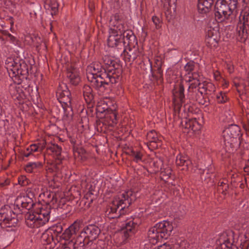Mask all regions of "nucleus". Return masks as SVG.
<instances>
[{"label":"nucleus","instance_id":"nucleus-1","mask_svg":"<svg viewBox=\"0 0 249 249\" xmlns=\"http://www.w3.org/2000/svg\"><path fill=\"white\" fill-rule=\"evenodd\" d=\"M86 71L88 80L92 86L102 92L109 91L119 80L118 74L111 70L107 71L99 62H94L88 66Z\"/></svg>","mask_w":249,"mask_h":249},{"label":"nucleus","instance_id":"nucleus-2","mask_svg":"<svg viewBox=\"0 0 249 249\" xmlns=\"http://www.w3.org/2000/svg\"><path fill=\"white\" fill-rule=\"evenodd\" d=\"M136 199V195L131 190L120 194L107 207L106 215L110 219L119 218L128 211V207Z\"/></svg>","mask_w":249,"mask_h":249},{"label":"nucleus","instance_id":"nucleus-3","mask_svg":"<svg viewBox=\"0 0 249 249\" xmlns=\"http://www.w3.org/2000/svg\"><path fill=\"white\" fill-rule=\"evenodd\" d=\"M5 68L9 76L13 78L18 77L21 80H27L29 71H31L32 65L29 59L16 57L8 58L5 61Z\"/></svg>","mask_w":249,"mask_h":249},{"label":"nucleus","instance_id":"nucleus-4","mask_svg":"<svg viewBox=\"0 0 249 249\" xmlns=\"http://www.w3.org/2000/svg\"><path fill=\"white\" fill-rule=\"evenodd\" d=\"M223 134L225 151L228 153L233 152L241 143L240 128L237 125L232 124L225 129Z\"/></svg>","mask_w":249,"mask_h":249},{"label":"nucleus","instance_id":"nucleus-5","mask_svg":"<svg viewBox=\"0 0 249 249\" xmlns=\"http://www.w3.org/2000/svg\"><path fill=\"white\" fill-rule=\"evenodd\" d=\"M173 230V227L170 222L163 221L149 229L148 238L150 243L155 244L163 238L167 239L170 235Z\"/></svg>","mask_w":249,"mask_h":249},{"label":"nucleus","instance_id":"nucleus-6","mask_svg":"<svg viewBox=\"0 0 249 249\" xmlns=\"http://www.w3.org/2000/svg\"><path fill=\"white\" fill-rule=\"evenodd\" d=\"M237 0H217L215 5V17L220 21L229 19L237 13Z\"/></svg>","mask_w":249,"mask_h":249},{"label":"nucleus","instance_id":"nucleus-7","mask_svg":"<svg viewBox=\"0 0 249 249\" xmlns=\"http://www.w3.org/2000/svg\"><path fill=\"white\" fill-rule=\"evenodd\" d=\"M100 229L95 225H89L85 227L80 234H78V238L74 240L75 242L80 238H82L81 247L84 249L85 247L90 246L93 241L96 239L100 233Z\"/></svg>","mask_w":249,"mask_h":249},{"label":"nucleus","instance_id":"nucleus-8","mask_svg":"<svg viewBox=\"0 0 249 249\" xmlns=\"http://www.w3.org/2000/svg\"><path fill=\"white\" fill-rule=\"evenodd\" d=\"M18 222L17 214L8 205L0 209V226L2 228L15 227Z\"/></svg>","mask_w":249,"mask_h":249},{"label":"nucleus","instance_id":"nucleus-9","mask_svg":"<svg viewBox=\"0 0 249 249\" xmlns=\"http://www.w3.org/2000/svg\"><path fill=\"white\" fill-rule=\"evenodd\" d=\"M199 76L197 73L194 72L192 74V77H189L190 79L192 78L194 82H192L190 84L188 90L190 93L196 91V88L199 87V90H202V91L204 93V94L211 95L215 91V87L213 83L207 81L200 83L197 79ZM189 81L191 82L192 80L189 79Z\"/></svg>","mask_w":249,"mask_h":249},{"label":"nucleus","instance_id":"nucleus-10","mask_svg":"<svg viewBox=\"0 0 249 249\" xmlns=\"http://www.w3.org/2000/svg\"><path fill=\"white\" fill-rule=\"evenodd\" d=\"M113 27L110 29L109 33L118 34L125 37L126 40L127 41V45L130 46H134L137 44V39L134 35L133 31L127 29L124 24L122 23L113 22L111 25Z\"/></svg>","mask_w":249,"mask_h":249},{"label":"nucleus","instance_id":"nucleus-11","mask_svg":"<svg viewBox=\"0 0 249 249\" xmlns=\"http://www.w3.org/2000/svg\"><path fill=\"white\" fill-rule=\"evenodd\" d=\"M56 97L63 108L65 113L68 109L72 110L71 107V94L67 85L64 83L60 84L56 91Z\"/></svg>","mask_w":249,"mask_h":249},{"label":"nucleus","instance_id":"nucleus-12","mask_svg":"<svg viewBox=\"0 0 249 249\" xmlns=\"http://www.w3.org/2000/svg\"><path fill=\"white\" fill-rule=\"evenodd\" d=\"M238 40L245 42L249 36V13L244 12L240 15V21L236 28Z\"/></svg>","mask_w":249,"mask_h":249},{"label":"nucleus","instance_id":"nucleus-13","mask_svg":"<svg viewBox=\"0 0 249 249\" xmlns=\"http://www.w3.org/2000/svg\"><path fill=\"white\" fill-rule=\"evenodd\" d=\"M12 79L14 84H11L10 86V93L13 99L15 100H17L18 103L20 104L26 98V94L24 91L26 89L22 85V82L24 80H21L18 77L13 78Z\"/></svg>","mask_w":249,"mask_h":249},{"label":"nucleus","instance_id":"nucleus-14","mask_svg":"<svg viewBox=\"0 0 249 249\" xmlns=\"http://www.w3.org/2000/svg\"><path fill=\"white\" fill-rule=\"evenodd\" d=\"M127 42L125 37H124L123 36L109 33L107 39L108 46L110 47L116 48L121 54L126 51L125 46H127Z\"/></svg>","mask_w":249,"mask_h":249},{"label":"nucleus","instance_id":"nucleus-15","mask_svg":"<svg viewBox=\"0 0 249 249\" xmlns=\"http://www.w3.org/2000/svg\"><path fill=\"white\" fill-rule=\"evenodd\" d=\"M140 223L139 217L130 218L126 220L124 228L122 230V236L124 240L135 233Z\"/></svg>","mask_w":249,"mask_h":249},{"label":"nucleus","instance_id":"nucleus-16","mask_svg":"<svg viewBox=\"0 0 249 249\" xmlns=\"http://www.w3.org/2000/svg\"><path fill=\"white\" fill-rule=\"evenodd\" d=\"M79 230V223L74 222L59 236V239L64 240L63 243H67L69 241H74L78 238V235H77V232Z\"/></svg>","mask_w":249,"mask_h":249},{"label":"nucleus","instance_id":"nucleus-17","mask_svg":"<svg viewBox=\"0 0 249 249\" xmlns=\"http://www.w3.org/2000/svg\"><path fill=\"white\" fill-rule=\"evenodd\" d=\"M180 126L184 133H188L191 130L194 132L199 131L201 128V124L196 118L191 119L185 118L182 119Z\"/></svg>","mask_w":249,"mask_h":249},{"label":"nucleus","instance_id":"nucleus-18","mask_svg":"<svg viewBox=\"0 0 249 249\" xmlns=\"http://www.w3.org/2000/svg\"><path fill=\"white\" fill-rule=\"evenodd\" d=\"M27 195V196H18L15 200V203L18 207L21 206L29 210L33 208L36 205L34 203L32 197L30 196V194Z\"/></svg>","mask_w":249,"mask_h":249},{"label":"nucleus","instance_id":"nucleus-19","mask_svg":"<svg viewBox=\"0 0 249 249\" xmlns=\"http://www.w3.org/2000/svg\"><path fill=\"white\" fill-rule=\"evenodd\" d=\"M38 208L39 210L36 213L43 226L49 221L53 209L51 205H46Z\"/></svg>","mask_w":249,"mask_h":249},{"label":"nucleus","instance_id":"nucleus-20","mask_svg":"<svg viewBox=\"0 0 249 249\" xmlns=\"http://www.w3.org/2000/svg\"><path fill=\"white\" fill-rule=\"evenodd\" d=\"M26 225L31 228H37L42 226L36 212L27 213L25 215Z\"/></svg>","mask_w":249,"mask_h":249},{"label":"nucleus","instance_id":"nucleus-21","mask_svg":"<svg viewBox=\"0 0 249 249\" xmlns=\"http://www.w3.org/2000/svg\"><path fill=\"white\" fill-rule=\"evenodd\" d=\"M42 244L45 246L46 249H53L56 245L53 236L49 231L44 232L40 238Z\"/></svg>","mask_w":249,"mask_h":249},{"label":"nucleus","instance_id":"nucleus-22","mask_svg":"<svg viewBox=\"0 0 249 249\" xmlns=\"http://www.w3.org/2000/svg\"><path fill=\"white\" fill-rule=\"evenodd\" d=\"M134 46H129L128 52L124 53V59L125 62H132L140 55V52L138 48Z\"/></svg>","mask_w":249,"mask_h":249},{"label":"nucleus","instance_id":"nucleus-23","mask_svg":"<svg viewBox=\"0 0 249 249\" xmlns=\"http://www.w3.org/2000/svg\"><path fill=\"white\" fill-rule=\"evenodd\" d=\"M67 77L69 79L70 83L74 86L77 85L80 81V78L77 69L72 67L67 69Z\"/></svg>","mask_w":249,"mask_h":249},{"label":"nucleus","instance_id":"nucleus-24","mask_svg":"<svg viewBox=\"0 0 249 249\" xmlns=\"http://www.w3.org/2000/svg\"><path fill=\"white\" fill-rule=\"evenodd\" d=\"M214 0H198V11L201 14H206L211 9Z\"/></svg>","mask_w":249,"mask_h":249},{"label":"nucleus","instance_id":"nucleus-25","mask_svg":"<svg viewBox=\"0 0 249 249\" xmlns=\"http://www.w3.org/2000/svg\"><path fill=\"white\" fill-rule=\"evenodd\" d=\"M39 196L46 202V205L54 204L57 202L56 195L50 191L46 190L40 193Z\"/></svg>","mask_w":249,"mask_h":249},{"label":"nucleus","instance_id":"nucleus-26","mask_svg":"<svg viewBox=\"0 0 249 249\" xmlns=\"http://www.w3.org/2000/svg\"><path fill=\"white\" fill-rule=\"evenodd\" d=\"M146 139L148 142V146H151L153 148H157L160 144L158 134L154 130H152L147 133Z\"/></svg>","mask_w":249,"mask_h":249},{"label":"nucleus","instance_id":"nucleus-27","mask_svg":"<svg viewBox=\"0 0 249 249\" xmlns=\"http://www.w3.org/2000/svg\"><path fill=\"white\" fill-rule=\"evenodd\" d=\"M47 149L48 151H51L53 155L56 157L55 161L56 164H61L63 159V158L61 156V147L57 144H52L51 145L47 147Z\"/></svg>","mask_w":249,"mask_h":249},{"label":"nucleus","instance_id":"nucleus-28","mask_svg":"<svg viewBox=\"0 0 249 249\" xmlns=\"http://www.w3.org/2000/svg\"><path fill=\"white\" fill-rule=\"evenodd\" d=\"M233 239V232L231 230H227L221 233L216 240V244L231 242Z\"/></svg>","mask_w":249,"mask_h":249},{"label":"nucleus","instance_id":"nucleus-29","mask_svg":"<svg viewBox=\"0 0 249 249\" xmlns=\"http://www.w3.org/2000/svg\"><path fill=\"white\" fill-rule=\"evenodd\" d=\"M102 59L104 64L106 66L105 69L107 71L111 70L112 71H114L115 74H117L116 73V70L118 69L119 67V65L118 63L112 60V58L108 55H105L103 57Z\"/></svg>","mask_w":249,"mask_h":249},{"label":"nucleus","instance_id":"nucleus-30","mask_svg":"<svg viewBox=\"0 0 249 249\" xmlns=\"http://www.w3.org/2000/svg\"><path fill=\"white\" fill-rule=\"evenodd\" d=\"M188 91H189L188 90ZM204 93L202 90H199V87L196 88V91L191 92L190 93L188 92V97L194 100H196L199 104H204Z\"/></svg>","mask_w":249,"mask_h":249},{"label":"nucleus","instance_id":"nucleus-31","mask_svg":"<svg viewBox=\"0 0 249 249\" xmlns=\"http://www.w3.org/2000/svg\"><path fill=\"white\" fill-rule=\"evenodd\" d=\"M184 92V88L183 85L180 84L178 90L173 93L175 98L179 99L180 102V104H176V103H175L176 108H180L182 106L183 104L184 103L185 95ZM174 102H175V101H174Z\"/></svg>","mask_w":249,"mask_h":249},{"label":"nucleus","instance_id":"nucleus-32","mask_svg":"<svg viewBox=\"0 0 249 249\" xmlns=\"http://www.w3.org/2000/svg\"><path fill=\"white\" fill-rule=\"evenodd\" d=\"M43 165L41 162H29L25 166L24 169L29 173H36L42 168Z\"/></svg>","mask_w":249,"mask_h":249},{"label":"nucleus","instance_id":"nucleus-33","mask_svg":"<svg viewBox=\"0 0 249 249\" xmlns=\"http://www.w3.org/2000/svg\"><path fill=\"white\" fill-rule=\"evenodd\" d=\"M105 118L109 125L113 126L117 123V114L115 109H110L105 114Z\"/></svg>","mask_w":249,"mask_h":249},{"label":"nucleus","instance_id":"nucleus-34","mask_svg":"<svg viewBox=\"0 0 249 249\" xmlns=\"http://www.w3.org/2000/svg\"><path fill=\"white\" fill-rule=\"evenodd\" d=\"M83 94L87 104H90L94 99V95L91 88L89 85H85L83 88Z\"/></svg>","mask_w":249,"mask_h":249},{"label":"nucleus","instance_id":"nucleus-35","mask_svg":"<svg viewBox=\"0 0 249 249\" xmlns=\"http://www.w3.org/2000/svg\"><path fill=\"white\" fill-rule=\"evenodd\" d=\"M176 163L178 166H185L186 169H188V166L192 164L191 160L187 156L181 155L177 156Z\"/></svg>","mask_w":249,"mask_h":249},{"label":"nucleus","instance_id":"nucleus-36","mask_svg":"<svg viewBox=\"0 0 249 249\" xmlns=\"http://www.w3.org/2000/svg\"><path fill=\"white\" fill-rule=\"evenodd\" d=\"M63 230V226L61 223H57L53 225L49 230V231L54 234V235L57 237L59 238V235L62 233Z\"/></svg>","mask_w":249,"mask_h":249},{"label":"nucleus","instance_id":"nucleus-37","mask_svg":"<svg viewBox=\"0 0 249 249\" xmlns=\"http://www.w3.org/2000/svg\"><path fill=\"white\" fill-rule=\"evenodd\" d=\"M229 189V185L228 181L226 179H223L220 180L218 184V190L221 192L223 195H226L227 191Z\"/></svg>","mask_w":249,"mask_h":249},{"label":"nucleus","instance_id":"nucleus-38","mask_svg":"<svg viewBox=\"0 0 249 249\" xmlns=\"http://www.w3.org/2000/svg\"><path fill=\"white\" fill-rule=\"evenodd\" d=\"M218 36L205 38V43L206 45L211 48L217 47L218 46Z\"/></svg>","mask_w":249,"mask_h":249},{"label":"nucleus","instance_id":"nucleus-39","mask_svg":"<svg viewBox=\"0 0 249 249\" xmlns=\"http://www.w3.org/2000/svg\"><path fill=\"white\" fill-rule=\"evenodd\" d=\"M150 165H152L154 167V171L158 172L160 169H161V166L163 165V160L160 158L154 159L150 162Z\"/></svg>","mask_w":249,"mask_h":249},{"label":"nucleus","instance_id":"nucleus-40","mask_svg":"<svg viewBox=\"0 0 249 249\" xmlns=\"http://www.w3.org/2000/svg\"><path fill=\"white\" fill-rule=\"evenodd\" d=\"M39 146L36 144H31L29 147L26 148V151L23 152L24 157H28L31 154L32 152H36L38 150Z\"/></svg>","mask_w":249,"mask_h":249},{"label":"nucleus","instance_id":"nucleus-41","mask_svg":"<svg viewBox=\"0 0 249 249\" xmlns=\"http://www.w3.org/2000/svg\"><path fill=\"white\" fill-rule=\"evenodd\" d=\"M110 109H109L107 105L104 103H98L96 107V111L98 113L105 114L109 112Z\"/></svg>","mask_w":249,"mask_h":249},{"label":"nucleus","instance_id":"nucleus-42","mask_svg":"<svg viewBox=\"0 0 249 249\" xmlns=\"http://www.w3.org/2000/svg\"><path fill=\"white\" fill-rule=\"evenodd\" d=\"M39 187L38 185H33L31 188L27 190L28 194H30L31 197H35L36 196H39Z\"/></svg>","mask_w":249,"mask_h":249},{"label":"nucleus","instance_id":"nucleus-43","mask_svg":"<svg viewBox=\"0 0 249 249\" xmlns=\"http://www.w3.org/2000/svg\"><path fill=\"white\" fill-rule=\"evenodd\" d=\"M92 196H93V194L89 192L86 194L82 200V201H84V205L86 208H89L93 202V198L91 197Z\"/></svg>","mask_w":249,"mask_h":249},{"label":"nucleus","instance_id":"nucleus-44","mask_svg":"<svg viewBox=\"0 0 249 249\" xmlns=\"http://www.w3.org/2000/svg\"><path fill=\"white\" fill-rule=\"evenodd\" d=\"M130 156L134 158V161L136 162H138L142 160V154L139 151L132 150L131 151Z\"/></svg>","mask_w":249,"mask_h":249},{"label":"nucleus","instance_id":"nucleus-45","mask_svg":"<svg viewBox=\"0 0 249 249\" xmlns=\"http://www.w3.org/2000/svg\"><path fill=\"white\" fill-rule=\"evenodd\" d=\"M160 170H161V175L163 178H168L172 174V169L169 167H167L165 168H161V169Z\"/></svg>","mask_w":249,"mask_h":249},{"label":"nucleus","instance_id":"nucleus-46","mask_svg":"<svg viewBox=\"0 0 249 249\" xmlns=\"http://www.w3.org/2000/svg\"><path fill=\"white\" fill-rule=\"evenodd\" d=\"M228 100L226 94L222 91L220 92L216 96V100L217 103L223 104L225 103Z\"/></svg>","mask_w":249,"mask_h":249},{"label":"nucleus","instance_id":"nucleus-47","mask_svg":"<svg viewBox=\"0 0 249 249\" xmlns=\"http://www.w3.org/2000/svg\"><path fill=\"white\" fill-rule=\"evenodd\" d=\"M218 34L217 30H215L211 27H208L206 32V37H216L218 36Z\"/></svg>","mask_w":249,"mask_h":249},{"label":"nucleus","instance_id":"nucleus-48","mask_svg":"<svg viewBox=\"0 0 249 249\" xmlns=\"http://www.w3.org/2000/svg\"><path fill=\"white\" fill-rule=\"evenodd\" d=\"M196 63L193 61L188 62L184 66V70L188 74H190L195 69Z\"/></svg>","mask_w":249,"mask_h":249},{"label":"nucleus","instance_id":"nucleus-49","mask_svg":"<svg viewBox=\"0 0 249 249\" xmlns=\"http://www.w3.org/2000/svg\"><path fill=\"white\" fill-rule=\"evenodd\" d=\"M18 183L21 186H25L30 183V181L26 176L22 175L18 177Z\"/></svg>","mask_w":249,"mask_h":249},{"label":"nucleus","instance_id":"nucleus-50","mask_svg":"<svg viewBox=\"0 0 249 249\" xmlns=\"http://www.w3.org/2000/svg\"><path fill=\"white\" fill-rule=\"evenodd\" d=\"M122 18V16L120 15L119 13H117L113 15L110 19V23L111 25H113V22H114L115 24L116 23H121V20Z\"/></svg>","mask_w":249,"mask_h":249},{"label":"nucleus","instance_id":"nucleus-51","mask_svg":"<svg viewBox=\"0 0 249 249\" xmlns=\"http://www.w3.org/2000/svg\"><path fill=\"white\" fill-rule=\"evenodd\" d=\"M217 249H231V247L233 246H231V242H226L221 243V244H216Z\"/></svg>","mask_w":249,"mask_h":249},{"label":"nucleus","instance_id":"nucleus-52","mask_svg":"<svg viewBox=\"0 0 249 249\" xmlns=\"http://www.w3.org/2000/svg\"><path fill=\"white\" fill-rule=\"evenodd\" d=\"M152 20L154 24H155L156 28L157 29H159L161 27V22L160 18L156 16H154L152 18Z\"/></svg>","mask_w":249,"mask_h":249},{"label":"nucleus","instance_id":"nucleus-53","mask_svg":"<svg viewBox=\"0 0 249 249\" xmlns=\"http://www.w3.org/2000/svg\"><path fill=\"white\" fill-rule=\"evenodd\" d=\"M51 4L50 5V7L53 12L54 14L56 13L57 10L58 4L56 2L55 0H53L51 1Z\"/></svg>","mask_w":249,"mask_h":249},{"label":"nucleus","instance_id":"nucleus-54","mask_svg":"<svg viewBox=\"0 0 249 249\" xmlns=\"http://www.w3.org/2000/svg\"><path fill=\"white\" fill-rule=\"evenodd\" d=\"M7 37H8L9 40L11 42H12L13 43H14L15 44H18V40L15 36H13L12 35H11L10 33H8L7 34Z\"/></svg>","mask_w":249,"mask_h":249},{"label":"nucleus","instance_id":"nucleus-55","mask_svg":"<svg viewBox=\"0 0 249 249\" xmlns=\"http://www.w3.org/2000/svg\"><path fill=\"white\" fill-rule=\"evenodd\" d=\"M172 245L165 243L159 246L157 249H172Z\"/></svg>","mask_w":249,"mask_h":249},{"label":"nucleus","instance_id":"nucleus-56","mask_svg":"<svg viewBox=\"0 0 249 249\" xmlns=\"http://www.w3.org/2000/svg\"><path fill=\"white\" fill-rule=\"evenodd\" d=\"M240 82L242 83V84H241V92L243 93V90H245L246 87L249 86V81L248 80H246L245 81H244L242 80Z\"/></svg>","mask_w":249,"mask_h":249},{"label":"nucleus","instance_id":"nucleus-57","mask_svg":"<svg viewBox=\"0 0 249 249\" xmlns=\"http://www.w3.org/2000/svg\"><path fill=\"white\" fill-rule=\"evenodd\" d=\"M234 85L237 88V90L239 93L241 92V87L242 83L240 81L239 82H234Z\"/></svg>","mask_w":249,"mask_h":249},{"label":"nucleus","instance_id":"nucleus-58","mask_svg":"<svg viewBox=\"0 0 249 249\" xmlns=\"http://www.w3.org/2000/svg\"><path fill=\"white\" fill-rule=\"evenodd\" d=\"M213 76L216 81H219L221 79L220 74L218 71H215L213 72Z\"/></svg>","mask_w":249,"mask_h":249},{"label":"nucleus","instance_id":"nucleus-59","mask_svg":"<svg viewBox=\"0 0 249 249\" xmlns=\"http://www.w3.org/2000/svg\"><path fill=\"white\" fill-rule=\"evenodd\" d=\"M240 247L243 248L244 249H249V241L247 240L243 244H241Z\"/></svg>","mask_w":249,"mask_h":249},{"label":"nucleus","instance_id":"nucleus-60","mask_svg":"<svg viewBox=\"0 0 249 249\" xmlns=\"http://www.w3.org/2000/svg\"><path fill=\"white\" fill-rule=\"evenodd\" d=\"M243 127L247 132H249V122L247 124H244Z\"/></svg>","mask_w":249,"mask_h":249},{"label":"nucleus","instance_id":"nucleus-61","mask_svg":"<svg viewBox=\"0 0 249 249\" xmlns=\"http://www.w3.org/2000/svg\"><path fill=\"white\" fill-rule=\"evenodd\" d=\"M190 107L191 106L188 104L184 105V108L185 110L187 109L188 111H192V109H191Z\"/></svg>","mask_w":249,"mask_h":249},{"label":"nucleus","instance_id":"nucleus-62","mask_svg":"<svg viewBox=\"0 0 249 249\" xmlns=\"http://www.w3.org/2000/svg\"><path fill=\"white\" fill-rule=\"evenodd\" d=\"M157 71H158V73L160 74V75H162V71L161 70V65H160L157 69Z\"/></svg>","mask_w":249,"mask_h":249},{"label":"nucleus","instance_id":"nucleus-63","mask_svg":"<svg viewBox=\"0 0 249 249\" xmlns=\"http://www.w3.org/2000/svg\"><path fill=\"white\" fill-rule=\"evenodd\" d=\"M231 249H244L243 248H242L241 247H240V248H238L237 247H236V246H233L232 247H231Z\"/></svg>","mask_w":249,"mask_h":249},{"label":"nucleus","instance_id":"nucleus-64","mask_svg":"<svg viewBox=\"0 0 249 249\" xmlns=\"http://www.w3.org/2000/svg\"><path fill=\"white\" fill-rule=\"evenodd\" d=\"M6 184H7L6 181L5 182L0 183V186L3 187Z\"/></svg>","mask_w":249,"mask_h":249}]
</instances>
